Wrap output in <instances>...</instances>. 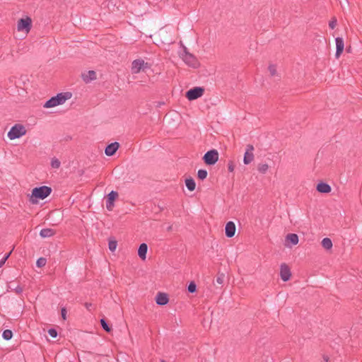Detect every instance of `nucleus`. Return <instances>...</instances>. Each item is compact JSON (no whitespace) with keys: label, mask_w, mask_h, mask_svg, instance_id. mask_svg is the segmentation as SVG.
I'll use <instances>...</instances> for the list:
<instances>
[{"label":"nucleus","mask_w":362,"mask_h":362,"mask_svg":"<svg viewBox=\"0 0 362 362\" xmlns=\"http://www.w3.org/2000/svg\"><path fill=\"white\" fill-rule=\"evenodd\" d=\"M72 96L71 92H64L58 93L57 95L52 97L44 105V107L50 108L59 105L64 104L67 100Z\"/></svg>","instance_id":"nucleus-1"},{"label":"nucleus","mask_w":362,"mask_h":362,"mask_svg":"<svg viewBox=\"0 0 362 362\" xmlns=\"http://www.w3.org/2000/svg\"><path fill=\"white\" fill-rule=\"evenodd\" d=\"M52 188L47 186L35 187L32 190V202L36 203L37 202V199H44L47 198L52 193Z\"/></svg>","instance_id":"nucleus-2"},{"label":"nucleus","mask_w":362,"mask_h":362,"mask_svg":"<svg viewBox=\"0 0 362 362\" xmlns=\"http://www.w3.org/2000/svg\"><path fill=\"white\" fill-rule=\"evenodd\" d=\"M180 57L186 64L192 68H197L199 66V62L194 55L187 51V47H184L183 52L180 54Z\"/></svg>","instance_id":"nucleus-3"},{"label":"nucleus","mask_w":362,"mask_h":362,"mask_svg":"<svg viewBox=\"0 0 362 362\" xmlns=\"http://www.w3.org/2000/svg\"><path fill=\"white\" fill-rule=\"evenodd\" d=\"M26 132V129L23 124H16L11 128L7 136L11 140H13L25 135Z\"/></svg>","instance_id":"nucleus-4"},{"label":"nucleus","mask_w":362,"mask_h":362,"mask_svg":"<svg viewBox=\"0 0 362 362\" xmlns=\"http://www.w3.org/2000/svg\"><path fill=\"white\" fill-rule=\"evenodd\" d=\"M204 93V88L203 87L196 86L188 90L185 93V97L192 101L202 97Z\"/></svg>","instance_id":"nucleus-5"},{"label":"nucleus","mask_w":362,"mask_h":362,"mask_svg":"<svg viewBox=\"0 0 362 362\" xmlns=\"http://www.w3.org/2000/svg\"><path fill=\"white\" fill-rule=\"evenodd\" d=\"M203 160L208 165H214L218 160V153L216 149L208 151L203 156Z\"/></svg>","instance_id":"nucleus-6"},{"label":"nucleus","mask_w":362,"mask_h":362,"mask_svg":"<svg viewBox=\"0 0 362 362\" xmlns=\"http://www.w3.org/2000/svg\"><path fill=\"white\" fill-rule=\"evenodd\" d=\"M32 26L31 18L27 17L25 18H20L18 21L17 28L18 31L25 30L28 32Z\"/></svg>","instance_id":"nucleus-7"},{"label":"nucleus","mask_w":362,"mask_h":362,"mask_svg":"<svg viewBox=\"0 0 362 362\" xmlns=\"http://www.w3.org/2000/svg\"><path fill=\"white\" fill-rule=\"evenodd\" d=\"M118 197V193L116 191H111L106 198V208L108 211H112L115 206V201Z\"/></svg>","instance_id":"nucleus-8"},{"label":"nucleus","mask_w":362,"mask_h":362,"mask_svg":"<svg viewBox=\"0 0 362 362\" xmlns=\"http://www.w3.org/2000/svg\"><path fill=\"white\" fill-rule=\"evenodd\" d=\"M280 276H281V279L284 281H287L291 278V272L290 268L285 263H283V264H281V267H280Z\"/></svg>","instance_id":"nucleus-9"},{"label":"nucleus","mask_w":362,"mask_h":362,"mask_svg":"<svg viewBox=\"0 0 362 362\" xmlns=\"http://www.w3.org/2000/svg\"><path fill=\"white\" fill-rule=\"evenodd\" d=\"M144 66V59H137L132 62V73L134 74H139L140 71H142Z\"/></svg>","instance_id":"nucleus-10"},{"label":"nucleus","mask_w":362,"mask_h":362,"mask_svg":"<svg viewBox=\"0 0 362 362\" xmlns=\"http://www.w3.org/2000/svg\"><path fill=\"white\" fill-rule=\"evenodd\" d=\"M119 147V144L118 142L111 143L106 146L105 153L108 156H112L115 154Z\"/></svg>","instance_id":"nucleus-11"},{"label":"nucleus","mask_w":362,"mask_h":362,"mask_svg":"<svg viewBox=\"0 0 362 362\" xmlns=\"http://www.w3.org/2000/svg\"><path fill=\"white\" fill-rule=\"evenodd\" d=\"M336 42V53L335 57L337 59H338L341 54H342L344 49V42L342 37H338L335 39Z\"/></svg>","instance_id":"nucleus-12"},{"label":"nucleus","mask_w":362,"mask_h":362,"mask_svg":"<svg viewBox=\"0 0 362 362\" xmlns=\"http://www.w3.org/2000/svg\"><path fill=\"white\" fill-rule=\"evenodd\" d=\"M81 78L86 83H88L96 79V72L90 70L81 74Z\"/></svg>","instance_id":"nucleus-13"},{"label":"nucleus","mask_w":362,"mask_h":362,"mask_svg":"<svg viewBox=\"0 0 362 362\" xmlns=\"http://www.w3.org/2000/svg\"><path fill=\"white\" fill-rule=\"evenodd\" d=\"M235 225L233 221H228L225 227V233L226 235L228 238H232L235 235Z\"/></svg>","instance_id":"nucleus-14"},{"label":"nucleus","mask_w":362,"mask_h":362,"mask_svg":"<svg viewBox=\"0 0 362 362\" xmlns=\"http://www.w3.org/2000/svg\"><path fill=\"white\" fill-rule=\"evenodd\" d=\"M156 302L159 305H165L169 302V298L168 294L165 293L159 292L156 295Z\"/></svg>","instance_id":"nucleus-15"},{"label":"nucleus","mask_w":362,"mask_h":362,"mask_svg":"<svg viewBox=\"0 0 362 362\" xmlns=\"http://www.w3.org/2000/svg\"><path fill=\"white\" fill-rule=\"evenodd\" d=\"M316 189L320 193L327 194L331 192L332 188L327 183L320 182L317 185Z\"/></svg>","instance_id":"nucleus-16"},{"label":"nucleus","mask_w":362,"mask_h":362,"mask_svg":"<svg viewBox=\"0 0 362 362\" xmlns=\"http://www.w3.org/2000/svg\"><path fill=\"white\" fill-rule=\"evenodd\" d=\"M147 250H148L147 244L141 243L139 245V247L138 250V255L141 259H143V260L146 259Z\"/></svg>","instance_id":"nucleus-17"},{"label":"nucleus","mask_w":362,"mask_h":362,"mask_svg":"<svg viewBox=\"0 0 362 362\" xmlns=\"http://www.w3.org/2000/svg\"><path fill=\"white\" fill-rule=\"evenodd\" d=\"M55 234V230L52 228H43L40 232L42 238H49Z\"/></svg>","instance_id":"nucleus-18"},{"label":"nucleus","mask_w":362,"mask_h":362,"mask_svg":"<svg viewBox=\"0 0 362 362\" xmlns=\"http://www.w3.org/2000/svg\"><path fill=\"white\" fill-rule=\"evenodd\" d=\"M185 185L190 192L194 191L196 187L195 181L192 177L185 179Z\"/></svg>","instance_id":"nucleus-19"},{"label":"nucleus","mask_w":362,"mask_h":362,"mask_svg":"<svg viewBox=\"0 0 362 362\" xmlns=\"http://www.w3.org/2000/svg\"><path fill=\"white\" fill-rule=\"evenodd\" d=\"M286 241L291 243L292 245H296L298 243V236L295 233H288L286 238Z\"/></svg>","instance_id":"nucleus-20"},{"label":"nucleus","mask_w":362,"mask_h":362,"mask_svg":"<svg viewBox=\"0 0 362 362\" xmlns=\"http://www.w3.org/2000/svg\"><path fill=\"white\" fill-rule=\"evenodd\" d=\"M254 159L252 152H245L244 154L243 162L245 165L250 164Z\"/></svg>","instance_id":"nucleus-21"},{"label":"nucleus","mask_w":362,"mask_h":362,"mask_svg":"<svg viewBox=\"0 0 362 362\" xmlns=\"http://www.w3.org/2000/svg\"><path fill=\"white\" fill-rule=\"evenodd\" d=\"M322 246L326 250H330L332 247V242L330 238H325L321 242Z\"/></svg>","instance_id":"nucleus-22"},{"label":"nucleus","mask_w":362,"mask_h":362,"mask_svg":"<svg viewBox=\"0 0 362 362\" xmlns=\"http://www.w3.org/2000/svg\"><path fill=\"white\" fill-rule=\"evenodd\" d=\"M100 325L103 329L107 332H110L112 330V327L107 323L105 319L102 318L100 320Z\"/></svg>","instance_id":"nucleus-23"},{"label":"nucleus","mask_w":362,"mask_h":362,"mask_svg":"<svg viewBox=\"0 0 362 362\" xmlns=\"http://www.w3.org/2000/svg\"><path fill=\"white\" fill-rule=\"evenodd\" d=\"M207 175H208L207 171L204 169H200L197 172V177L201 180H205L207 177Z\"/></svg>","instance_id":"nucleus-24"},{"label":"nucleus","mask_w":362,"mask_h":362,"mask_svg":"<svg viewBox=\"0 0 362 362\" xmlns=\"http://www.w3.org/2000/svg\"><path fill=\"white\" fill-rule=\"evenodd\" d=\"M13 337V332L10 329H5L2 333V337L5 340H10Z\"/></svg>","instance_id":"nucleus-25"},{"label":"nucleus","mask_w":362,"mask_h":362,"mask_svg":"<svg viewBox=\"0 0 362 362\" xmlns=\"http://www.w3.org/2000/svg\"><path fill=\"white\" fill-rule=\"evenodd\" d=\"M269 165L266 163L259 164L258 165V171L262 174L266 173V172L268 170Z\"/></svg>","instance_id":"nucleus-26"},{"label":"nucleus","mask_w":362,"mask_h":362,"mask_svg":"<svg viewBox=\"0 0 362 362\" xmlns=\"http://www.w3.org/2000/svg\"><path fill=\"white\" fill-rule=\"evenodd\" d=\"M61 162L57 158H53L51 160V166L53 168H59L60 167Z\"/></svg>","instance_id":"nucleus-27"},{"label":"nucleus","mask_w":362,"mask_h":362,"mask_svg":"<svg viewBox=\"0 0 362 362\" xmlns=\"http://www.w3.org/2000/svg\"><path fill=\"white\" fill-rule=\"evenodd\" d=\"M117 246V242L115 240H110L108 243L109 250L111 252L115 251Z\"/></svg>","instance_id":"nucleus-28"},{"label":"nucleus","mask_w":362,"mask_h":362,"mask_svg":"<svg viewBox=\"0 0 362 362\" xmlns=\"http://www.w3.org/2000/svg\"><path fill=\"white\" fill-rule=\"evenodd\" d=\"M187 291L189 293H193L197 291V285L194 281H191L187 286Z\"/></svg>","instance_id":"nucleus-29"},{"label":"nucleus","mask_w":362,"mask_h":362,"mask_svg":"<svg viewBox=\"0 0 362 362\" xmlns=\"http://www.w3.org/2000/svg\"><path fill=\"white\" fill-rule=\"evenodd\" d=\"M46 263H47L46 258L40 257L39 259H37V260L36 262V265L37 267H42L45 266Z\"/></svg>","instance_id":"nucleus-30"},{"label":"nucleus","mask_w":362,"mask_h":362,"mask_svg":"<svg viewBox=\"0 0 362 362\" xmlns=\"http://www.w3.org/2000/svg\"><path fill=\"white\" fill-rule=\"evenodd\" d=\"M13 250V248L9 252L6 253L4 255V257L0 260V268L4 266V264L6 262V260L9 258V257L11 256V255L12 253Z\"/></svg>","instance_id":"nucleus-31"},{"label":"nucleus","mask_w":362,"mask_h":362,"mask_svg":"<svg viewBox=\"0 0 362 362\" xmlns=\"http://www.w3.org/2000/svg\"><path fill=\"white\" fill-rule=\"evenodd\" d=\"M268 70L272 76H274L277 74L276 67L274 64H270L268 67Z\"/></svg>","instance_id":"nucleus-32"},{"label":"nucleus","mask_w":362,"mask_h":362,"mask_svg":"<svg viewBox=\"0 0 362 362\" xmlns=\"http://www.w3.org/2000/svg\"><path fill=\"white\" fill-rule=\"evenodd\" d=\"M224 279H225V274L223 273L218 272V276H217L216 279V281L218 284H222L223 283V281H224Z\"/></svg>","instance_id":"nucleus-33"},{"label":"nucleus","mask_w":362,"mask_h":362,"mask_svg":"<svg viewBox=\"0 0 362 362\" xmlns=\"http://www.w3.org/2000/svg\"><path fill=\"white\" fill-rule=\"evenodd\" d=\"M48 334H49L50 337H52V338H56L58 335V333H57V329H55L54 328H50L49 330H48Z\"/></svg>","instance_id":"nucleus-34"},{"label":"nucleus","mask_w":362,"mask_h":362,"mask_svg":"<svg viewBox=\"0 0 362 362\" xmlns=\"http://www.w3.org/2000/svg\"><path fill=\"white\" fill-rule=\"evenodd\" d=\"M337 21L335 18H333L329 23V26L330 28L334 29L337 25Z\"/></svg>","instance_id":"nucleus-35"},{"label":"nucleus","mask_w":362,"mask_h":362,"mask_svg":"<svg viewBox=\"0 0 362 362\" xmlns=\"http://www.w3.org/2000/svg\"><path fill=\"white\" fill-rule=\"evenodd\" d=\"M235 168V165L233 161L230 160L228 163V170L229 172H233Z\"/></svg>","instance_id":"nucleus-36"},{"label":"nucleus","mask_w":362,"mask_h":362,"mask_svg":"<svg viewBox=\"0 0 362 362\" xmlns=\"http://www.w3.org/2000/svg\"><path fill=\"white\" fill-rule=\"evenodd\" d=\"M66 313H67V311H66V308H62L61 309V315H62V317L64 320H66Z\"/></svg>","instance_id":"nucleus-37"},{"label":"nucleus","mask_w":362,"mask_h":362,"mask_svg":"<svg viewBox=\"0 0 362 362\" xmlns=\"http://www.w3.org/2000/svg\"><path fill=\"white\" fill-rule=\"evenodd\" d=\"M151 64H150L148 62H145L144 61V66H143L142 71H145L146 69H151Z\"/></svg>","instance_id":"nucleus-38"},{"label":"nucleus","mask_w":362,"mask_h":362,"mask_svg":"<svg viewBox=\"0 0 362 362\" xmlns=\"http://www.w3.org/2000/svg\"><path fill=\"white\" fill-rule=\"evenodd\" d=\"M254 150V147L251 144H248L246 146V151L245 152H252Z\"/></svg>","instance_id":"nucleus-39"},{"label":"nucleus","mask_w":362,"mask_h":362,"mask_svg":"<svg viewBox=\"0 0 362 362\" xmlns=\"http://www.w3.org/2000/svg\"><path fill=\"white\" fill-rule=\"evenodd\" d=\"M15 291H16V293L20 294V293H21L23 292V288L21 286H18L15 288Z\"/></svg>","instance_id":"nucleus-40"},{"label":"nucleus","mask_w":362,"mask_h":362,"mask_svg":"<svg viewBox=\"0 0 362 362\" xmlns=\"http://www.w3.org/2000/svg\"><path fill=\"white\" fill-rule=\"evenodd\" d=\"M84 305L86 308L88 310H90V308L93 307V304L90 303H85Z\"/></svg>","instance_id":"nucleus-41"},{"label":"nucleus","mask_w":362,"mask_h":362,"mask_svg":"<svg viewBox=\"0 0 362 362\" xmlns=\"http://www.w3.org/2000/svg\"><path fill=\"white\" fill-rule=\"evenodd\" d=\"M323 360L325 361V362H329V358L328 356L327 355H323Z\"/></svg>","instance_id":"nucleus-42"},{"label":"nucleus","mask_w":362,"mask_h":362,"mask_svg":"<svg viewBox=\"0 0 362 362\" xmlns=\"http://www.w3.org/2000/svg\"><path fill=\"white\" fill-rule=\"evenodd\" d=\"M160 362H165V361H164V360H161V361H160Z\"/></svg>","instance_id":"nucleus-43"}]
</instances>
